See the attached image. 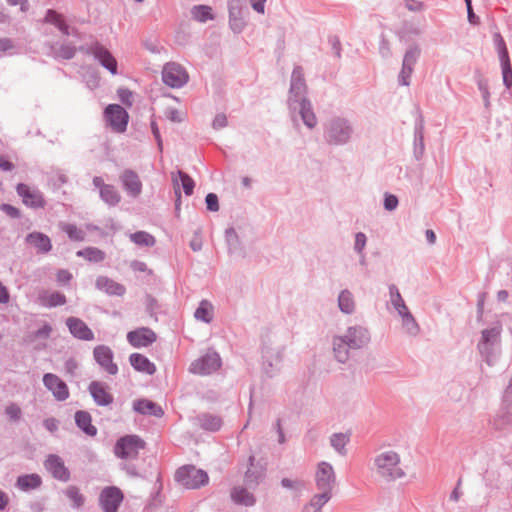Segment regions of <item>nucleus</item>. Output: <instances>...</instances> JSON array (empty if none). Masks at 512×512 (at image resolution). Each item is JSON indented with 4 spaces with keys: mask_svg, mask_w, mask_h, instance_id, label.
I'll return each mask as SVG.
<instances>
[{
    "mask_svg": "<svg viewBox=\"0 0 512 512\" xmlns=\"http://www.w3.org/2000/svg\"><path fill=\"white\" fill-rule=\"evenodd\" d=\"M287 107L294 125H298V118H300L303 124L310 130L317 126L318 119L307 96V85L301 66L293 68L287 97Z\"/></svg>",
    "mask_w": 512,
    "mask_h": 512,
    "instance_id": "nucleus-1",
    "label": "nucleus"
},
{
    "mask_svg": "<svg viewBox=\"0 0 512 512\" xmlns=\"http://www.w3.org/2000/svg\"><path fill=\"white\" fill-rule=\"evenodd\" d=\"M371 341V334L362 325L349 326L343 335L332 338V349L337 362L345 364L350 358V350H360Z\"/></svg>",
    "mask_w": 512,
    "mask_h": 512,
    "instance_id": "nucleus-2",
    "label": "nucleus"
},
{
    "mask_svg": "<svg viewBox=\"0 0 512 512\" xmlns=\"http://www.w3.org/2000/svg\"><path fill=\"white\" fill-rule=\"evenodd\" d=\"M503 325L501 321L496 320L491 326L481 331L480 338L477 343V350L488 366H493L500 354L501 350V334Z\"/></svg>",
    "mask_w": 512,
    "mask_h": 512,
    "instance_id": "nucleus-3",
    "label": "nucleus"
},
{
    "mask_svg": "<svg viewBox=\"0 0 512 512\" xmlns=\"http://www.w3.org/2000/svg\"><path fill=\"white\" fill-rule=\"evenodd\" d=\"M355 133L352 122L343 116H332L323 124V137L330 146H345Z\"/></svg>",
    "mask_w": 512,
    "mask_h": 512,
    "instance_id": "nucleus-4",
    "label": "nucleus"
},
{
    "mask_svg": "<svg viewBox=\"0 0 512 512\" xmlns=\"http://www.w3.org/2000/svg\"><path fill=\"white\" fill-rule=\"evenodd\" d=\"M373 467L377 475L386 482H392L405 476L401 467L400 455L393 450L380 452L373 458Z\"/></svg>",
    "mask_w": 512,
    "mask_h": 512,
    "instance_id": "nucleus-5",
    "label": "nucleus"
},
{
    "mask_svg": "<svg viewBox=\"0 0 512 512\" xmlns=\"http://www.w3.org/2000/svg\"><path fill=\"white\" fill-rule=\"evenodd\" d=\"M284 347H273L264 343L262 347V371L264 374L272 378L279 374L282 368Z\"/></svg>",
    "mask_w": 512,
    "mask_h": 512,
    "instance_id": "nucleus-6",
    "label": "nucleus"
},
{
    "mask_svg": "<svg viewBox=\"0 0 512 512\" xmlns=\"http://www.w3.org/2000/svg\"><path fill=\"white\" fill-rule=\"evenodd\" d=\"M175 480L188 489H196L208 483V474L193 465L182 466L175 473Z\"/></svg>",
    "mask_w": 512,
    "mask_h": 512,
    "instance_id": "nucleus-7",
    "label": "nucleus"
},
{
    "mask_svg": "<svg viewBox=\"0 0 512 512\" xmlns=\"http://www.w3.org/2000/svg\"><path fill=\"white\" fill-rule=\"evenodd\" d=\"M144 447L145 442L139 436L126 435L117 440L114 453L121 459H135Z\"/></svg>",
    "mask_w": 512,
    "mask_h": 512,
    "instance_id": "nucleus-8",
    "label": "nucleus"
},
{
    "mask_svg": "<svg viewBox=\"0 0 512 512\" xmlns=\"http://www.w3.org/2000/svg\"><path fill=\"white\" fill-rule=\"evenodd\" d=\"M221 365L220 355L214 350H208L190 364L189 371L193 374L205 376L216 372Z\"/></svg>",
    "mask_w": 512,
    "mask_h": 512,
    "instance_id": "nucleus-9",
    "label": "nucleus"
},
{
    "mask_svg": "<svg viewBox=\"0 0 512 512\" xmlns=\"http://www.w3.org/2000/svg\"><path fill=\"white\" fill-rule=\"evenodd\" d=\"M335 483L336 475L333 466L325 461L320 462L315 473V484L319 493H326L332 497Z\"/></svg>",
    "mask_w": 512,
    "mask_h": 512,
    "instance_id": "nucleus-10",
    "label": "nucleus"
},
{
    "mask_svg": "<svg viewBox=\"0 0 512 512\" xmlns=\"http://www.w3.org/2000/svg\"><path fill=\"white\" fill-rule=\"evenodd\" d=\"M163 82L171 88H181L189 80L187 71L178 63H167L162 70Z\"/></svg>",
    "mask_w": 512,
    "mask_h": 512,
    "instance_id": "nucleus-11",
    "label": "nucleus"
},
{
    "mask_svg": "<svg viewBox=\"0 0 512 512\" xmlns=\"http://www.w3.org/2000/svg\"><path fill=\"white\" fill-rule=\"evenodd\" d=\"M16 192L21 197L23 204L29 208L42 209L46 206L44 195L37 188H32L27 184L19 183L16 186Z\"/></svg>",
    "mask_w": 512,
    "mask_h": 512,
    "instance_id": "nucleus-12",
    "label": "nucleus"
},
{
    "mask_svg": "<svg viewBox=\"0 0 512 512\" xmlns=\"http://www.w3.org/2000/svg\"><path fill=\"white\" fill-rule=\"evenodd\" d=\"M124 499L122 491L115 486L104 488L99 496V502L104 512H117Z\"/></svg>",
    "mask_w": 512,
    "mask_h": 512,
    "instance_id": "nucleus-13",
    "label": "nucleus"
},
{
    "mask_svg": "<svg viewBox=\"0 0 512 512\" xmlns=\"http://www.w3.org/2000/svg\"><path fill=\"white\" fill-rule=\"evenodd\" d=\"M105 117L109 125L119 133L126 130L128 124L127 111L118 104H111L105 109Z\"/></svg>",
    "mask_w": 512,
    "mask_h": 512,
    "instance_id": "nucleus-14",
    "label": "nucleus"
},
{
    "mask_svg": "<svg viewBox=\"0 0 512 512\" xmlns=\"http://www.w3.org/2000/svg\"><path fill=\"white\" fill-rule=\"evenodd\" d=\"M43 464L45 469L54 479L61 482H68L70 480V471L65 466L63 459L59 455L49 454Z\"/></svg>",
    "mask_w": 512,
    "mask_h": 512,
    "instance_id": "nucleus-15",
    "label": "nucleus"
},
{
    "mask_svg": "<svg viewBox=\"0 0 512 512\" xmlns=\"http://www.w3.org/2000/svg\"><path fill=\"white\" fill-rule=\"evenodd\" d=\"M93 357L96 363L109 375L118 373V366L113 362V351L106 345H98L93 349Z\"/></svg>",
    "mask_w": 512,
    "mask_h": 512,
    "instance_id": "nucleus-16",
    "label": "nucleus"
},
{
    "mask_svg": "<svg viewBox=\"0 0 512 512\" xmlns=\"http://www.w3.org/2000/svg\"><path fill=\"white\" fill-rule=\"evenodd\" d=\"M43 384L57 401H65L69 398L70 393L67 384L56 374H44Z\"/></svg>",
    "mask_w": 512,
    "mask_h": 512,
    "instance_id": "nucleus-17",
    "label": "nucleus"
},
{
    "mask_svg": "<svg viewBox=\"0 0 512 512\" xmlns=\"http://www.w3.org/2000/svg\"><path fill=\"white\" fill-rule=\"evenodd\" d=\"M109 387L105 382L92 381L88 386V391L97 406L106 407L113 403L114 397L108 391Z\"/></svg>",
    "mask_w": 512,
    "mask_h": 512,
    "instance_id": "nucleus-18",
    "label": "nucleus"
},
{
    "mask_svg": "<svg viewBox=\"0 0 512 512\" xmlns=\"http://www.w3.org/2000/svg\"><path fill=\"white\" fill-rule=\"evenodd\" d=\"M156 339V333L148 327H141L127 334V340L134 348L148 347L153 344Z\"/></svg>",
    "mask_w": 512,
    "mask_h": 512,
    "instance_id": "nucleus-19",
    "label": "nucleus"
},
{
    "mask_svg": "<svg viewBox=\"0 0 512 512\" xmlns=\"http://www.w3.org/2000/svg\"><path fill=\"white\" fill-rule=\"evenodd\" d=\"M123 189L132 197L137 198L142 192V182L132 169H125L119 177Z\"/></svg>",
    "mask_w": 512,
    "mask_h": 512,
    "instance_id": "nucleus-20",
    "label": "nucleus"
},
{
    "mask_svg": "<svg viewBox=\"0 0 512 512\" xmlns=\"http://www.w3.org/2000/svg\"><path fill=\"white\" fill-rule=\"evenodd\" d=\"M248 468L244 474V482L250 489H255L265 476V468L255 463L254 455H250L248 458Z\"/></svg>",
    "mask_w": 512,
    "mask_h": 512,
    "instance_id": "nucleus-21",
    "label": "nucleus"
},
{
    "mask_svg": "<svg viewBox=\"0 0 512 512\" xmlns=\"http://www.w3.org/2000/svg\"><path fill=\"white\" fill-rule=\"evenodd\" d=\"M66 326L73 337L83 341L94 340L93 331L80 318L73 316L68 317L66 319Z\"/></svg>",
    "mask_w": 512,
    "mask_h": 512,
    "instance_id": "nucleus-22",
    "label": "nucleus"
},
{
    "mask_svg": "<svg viewBox=\"0 0 512 512\" xmlns=\"http://www.w3.org/2000/svg\"><path fill=\"white\" fill-rule=\"evenodd\" d=\"M25 242L35 248L38 254H47L52 250L51 239L42 232L33 231L27 234Z\"/></svg>",
    "mask_w": 512,
    "mask_h": 512,
    "instance_id": "nucleus-23",
    "label": "nucleus"
},
{
    "mask_svg": "<svg viewBox=\"0 0 512 512\" xmlns=\"http://www.w3.org/2000/svg\"><path fill=\"white\" fill-rule=\"evenodd\" d=\"M489 426L495 431H505L512 426V409L501 403L499 411L489 420Z\"/></svg>",
    "mask_w": 512,
    "mask_h": 512,
    "instance_id": "nucleus-24",
    "label": "nucleus"
},
{
    "mask_svg": "<svg viewBox=\"0 0 512 512\" xmlns=\"http://www.w3.org/2000/svg\"><path fill=\"white\" fill-rule=\"evenodd\" d=\"M247 10H243L238 5L229 3V26L234 33H241L246 26Z\"/></svg>",
    "mask_w": 512,
    "mask_h": 512,
    "instance_id": "nucleus-25",
    "label": "nucleus"
},
{
    "mask_svg": "<svg viewBox=\"0 0 512 512\" xmlns=\"http://www.w3.org/2000/svg\"><path fill=\"white\" fill-rule=\"evenodd\" d=\"M424 152V120L420 115L414 126L413 156L417 161H419L422 159Z\"/></svg>",
    "mask_w": 512,
    "mask_h": 512,
    "instance_id": "nucleus-26",
    "label": "nucleus"
},
{
    "mask_svg": "<svg viewBox=\"0 0 512 512\" xmlns=\"http://www.w3.org/2000/svg\"><path fill=\"white\" fill-rule=\"evenodd\" d=\"M195 421L201 429L208 432H217L223 425L222 418L211 413H200L196 416Z\"/></svg>",
    "mask_w": 512,
    "mask_h": 512,
    "instance_id": "nucleus-27",
    "label": "nucleus"
},
{
    "mask_svg": "<svg viewBox=\"0 0 512 512\" xmlns=\"http://www.w3.org/2000/svg\"><path fill=\"white\" fill-rule=\"evenodd\" d=\"M230 498L236 505L252 507L256 504V497L243 486H234L230 491Z\"/></svg>",
    "mask_w": 512,
    "mask_h": 512,
    "instance_id": "nucleus-28",
    "label": "nucleus"
},
{
    "mask_svg": "<svg viewBox=\"0 0 512 512\" xmlns=\"http://www.w3.org/2000/svg\"><path fill=\"white\" fill-rule=\"evenodd\" d=\"M44 23L51 24L57 28L64 36H70V26L63 14L54 9H48L45 13Z\"/></svg>",
    "mask_w": 512,
    "mask_h": 512,
    "instance_id": "nucleus-29",
    "label": "nucleus"
},
{
    "mask_svg": "<svg viewBox=\"0 0 512 512\" xmlns=\"http://www.w3.org/2000/svg\"><path fill=\"white\" fill-rule=\"evenodd\" d=\"M95 285L97 289L104 291L108 295L123 296L126 292L122 284L106 276H99L96 279Z\"/></svg>",
    "mask_w": 512,
    "mask_h": 512,
    "instance_id": "nucleus-30",
    "label": "nucleus"
},
{
    "mask_svg": "<svg viewBox=\"0 0 512 512\" xmlns=\"http://www.w3.org/2000/svg\"><path fill=\"white\" fill-rule=\"evenodd\" d=\"M94 58L110 73L117 74V61L114 56L102 44L95 47Z\"/></svg>",
    "mask_w": 512,
    "mask_h": 512,
    "instance_id": "nucleus-31",
    "label": "nucleus"
},
{
    "mask_svg": "<svg viewBox=\"0 0 512 512\" xmlns=\"http://www.w3.org/2000/svg\"><path fill=\"white\" fill-rule=\"evenodd\" d=\"M131 366L138 372L153 375L156 372V366L146 356L140 353H132L129 356Z\"/></svg>",
    "mask_w": 512,
    "mask_h": 512,
    "instance_id": "nucleus-32",
    "label": "nucleus"
},
{
    "mask_svg": "<svg viewBox=\"0 0 512 512\" xmlns=\"http://www.w3.org/2000/svg\"><path fill=\"white\" fill-rule=\"evenodd\" d=\"M133 409L135 412L142 415H152L155 417H162L164 415L163 409L148 399H139L134 402Z\"/></svg>",
    "mask_w": 512,
    "mask_h": 512,
    "instance_id": "nucleus-33",
    "label": "nucleus"
},
{
    "mask_svg": "<svg viewBox=\"0 0 512 512\" xmlns=\"http://www.w3.org/2000/svg\"><path fill=\"white\" fill-rule=\"evenodd\" d=\"M338 308L346 315H351L356 311V302L353 293L348 289L340 291L338 298Z\"/></svg>",
    "mask_w": 512,
    "mask_h": 512,
    "instance_id": "nucleus-34",
    "label": "nucleus"
},
{
    "mask_svg": "<svg viewBox=\"0 0 512 512\" xmlns=\"http://www.w3.org/2000/svg\"><path fill=\"white\" fill-rule=\"evenodd\" d=\"M75 423L77 427L88 436H95L97 428L92 424V418L89 412L79 410L75 413Z\"/></svg>",
    "mask_w": 512,
    "mask_h": 512,
    "instance_id": "nucleus-35",
    "label": "nucleus"
},
{
    "mask_svg": "<svg viewBox=\"0 0 512 512\" xmlns=\"http://www.w3.org/2000/svg\"><path fill=\"white\" fill-rule=\"evenodd\" d=\"M332 497L326 493L314 494L309 502L301 509V512H322V508L330 501Z\"/></svg>",
    "mask_w": 512,
    "mask_h": 512,
    "instance_id": "nucleus-36",
    "label": "nucleus"
},
{
    "mask_svg": "<svg viewBox=\"0 0 512 512\" xmlns=\"http://www.w3.org/2000/svg\"><path fill=\"white\" fill-rule=\"evenodd\" d=\"M77 47L72 43H62L51 46V54L55 59L70 60L75 57Z\"/></svg>",
    "mask_w": 512,
    "mask_h": 512,
    "instance_id": "nucleus-37",
    "label": "nucleus"
},
{
    "mask_svg": "<svg viewBox=\"0 0 512 512\" xmlns=\"http://www.w3.org/2000/svg\"><path fill=\"white\" fill-rule=\"evenodd\" d=\"M42 479L38 474H26L17 478L16 486L22 491H30L41 486Z\"/></svg>",
    "mask_w": 512,
    "mask_h": 512,
    "instance_id": "nucleus-38",
    "label": "nucleus"
},
{
    "mask_svg": "<svg viewBox=\"0 0 512 512\" xmlns=\"http://www.w3.org/2000/svg\"><path fill=\"white\" fill-rule=\"evenodd\" d=\"M194 317L196 320L211 323L213 320V305L210 301L203 299L200 301L198 308L194 312Z\"/></svg>",
    "mask_w": 512,
    "mask_h": 512,
    "instance_id": "nucleus-39",
    "label": "nucleus"
},
{
    "mask_svg": "<svg viewBox=\"0 0 512 512\" xmlns=\"http://www.w3.org/2000/svg\"><path fill=\"white\" fill-rule=\"evenodd\" d=\"M350 441V434L348 433H333L330 436V445L340 455L345 456L347 454L346 445Z\"/></svg>",
    "mask_w": 512,
    "mask_h": 512,
    "instance_id": "nucleus-40",
    "label": "nucleus"
},
{
    "mask_svg": "<svg viewBox=\"0 0 512 512\" xmlns=\"http://www.w3.org/2000/svg\"><path fill=\"white\" fill-rule=\"evenodd\" d=\"M225 241L229 254H237L242 251L240 238L233 227H229L225 230Z\"/></svg>",
    "mask_w": 512,
    "mask_h": 512,
    "instance_id": "nucleus-41",
    "label": "nucleus"
},
{
    "mask_svg": "<svg viewBox=\"0 0 512 512\" xmlns=\"http://www.w3.org/2000/svg\"><path fill=\"white\" fill-rule=\"evenodd\" d=\"M100 198L108 206L114 207L121 201V195L115 186L108 184L100 191Z\"/></svg>",
    "mask_w": 512,
    "mask_h": 512,
    "instance_id": "nucleus-42",
    "label": "nucleus"
},
{
    "mask_svg": "<svg viewBox=\"0 0 512 512\" xmlns=\"http://www.w3.org/2000/svg\"><path fill=\"white\" fill-rule=\"evenodd\" d=\"M191 16L200 23H206L214 19L212 8L207 5H195L191 8Z\"/></svg>",
    "mask_w": 512,
    "mask_h": 512,
    "instance_id": "nucleus-43",
    "label": "nucleus"
},
{
    "mask_svg": "<svg viewBox=\"0 0 512 512\" xmlns=\"http://www.w3.org/2000/svg\"><path fill=\"white\" fill-rule=\"evenodd\" d=\"M76 255L93 263H99L105 259V252L97 247H87L79 250L76 252Z\"/></svg>",
    "mask_w": 512,
    "mask_h": 512,
    "instance_id": "nucleus-44",
    "label": "nucleus"
},
{
    "mask_svg": "<svg viewBox=\"0 0 512 512\" xmlns=\"http://www.w3.org/2000/svg\"><path fill=\"white\" fill-rule=\"evenodd\" d=\"M64 495L71 501L74 509L81 508L85 503V497L75 485H70L64 490Z\"/></svg>",
    "mask_w": 512,
    "mask_h": 512,
    "instance_id": "nucleus-45",
    "label": "nucleus"
},
{
    "mask_svg": "<svg viewBox=\"0 0 512 512\" xmlns=\"http://www.w3.org/2000/svg\"><path fill=\"white\" fill-rule=\"evenodd\" d=\"M389 294H390L391 304L393 305L395 310L398 312L399 316L401 315V313H405V312L409 311L398 288L394 284H391L389 286Z\"/></svg>",
    "mask_w": 512,
    "mask_h": 512,
    "instance_id": "nucleus-46",
    "label": "nucleus"
},
{
    "mask_svg": "<svg viewBox=\"0 0 512 512\" xmlns=\"http://www.w3.org/2000/svg\"><path fill=\"white\" fill-rule=\"evenodd\" d=\"M400 317L402 318V325L406 333L410 336H417L419 334L420 327L410 311L401 313Z\"/></svg>",
    "mask_w": 512,
    "mask_h": 512,
    "instance_id": "nucleus-47",
    "label": "nucleus"
},
{
    "mask_svg": "<svg viewBox=\"0 0 512 512\" xmlns=\"http://www.w3.org/2000/svg\"><path fill=\"white\" fill-rule=\"evenodd\" d=\"M173 176L177 177L180 188L182 187L186 196L193 194L195 182L187 173L178 170L176 173H172Z\"/></svg>",
    "mask_w": 512,
    "mask_h": 512,
    "instance_id": "nucleus-48",
    "label": "nucleus"
},
{
    "mask_svg": "<svg viewBox=\"0 0 512 512\" xmlns=\"http://www.w3.org/2000/svg\"><path fill=\"white\" fill-rule=\"evenodd\" d=\"M130 240L138 246L152 247L155 245V238L146 231H137L130 234Z\"/></svg>",
    "mask_w": 512,
    "mask_h": 512,
    "instance_id": "nucleus-49",
    "label": "nucleus"
},
{
    "mask_svg": "<svg viewBox=\"0 0 512 512\" xmlns=\"http://www.w3.org/2000/svg\"><path fill=\"white\" fill-rule=\"evenodd\" d=\"M60 228L63 232L67 234L70 240L72 241H84L85 240V232L78 228L74 224L70 223H60Z\"/></svg>",
    "mask_w": 512,
    "mask_h": 512,
    "instance_id": "nucleus-50",
    "label": "nucleus"
},
{
    "mask_svg": "<svg viewBox=\"0 0 512 512\" xmlns=\"http://www.w3.org/2000/svg\"><path fill=\"white\" fill-rule=\"evenodd\" d=\"M421 55V49L418 45H411L405 52L402 64L414 68Z\"/></svg>",
    "mask_w": 512,
    "mask_h": 512,
    "instance_id": "nucleus-51",
    "label": "nucleus"
},
{
    "mask_svg": "<svg viewBox=\"0 0 512 512\" xmlns=\"http://www.w3.org/2000/svg\"><path fill=\"white\" fill-rule=\"evenodd\" d=\"M493 43L497 50L499 60L509 58L508 49L504 38L499 32L493 34Z\"/></svg>",
    "mask_w": 512,
    "mask_h": 512,
    "instance_id": "nucleus-52",
    "label": "nucleus"
},
{
    "mask_svg": "<svg viewBox=\"0 0 512 512\" xmlns=\"http://www.w3.org/2000/svg\"><path fill=\"white\" fill-rule=\"evenodd\" d=\"M503 76V84L507 89L512 87V66L510 59L506 58L500 60Z\"/></svg>",
    "mask_w": 512,
    "mask_h": 512,
    "instance_id": "nucleus-53",
    "label": "nucleus"
},
{
    "mask_svg": "<svg viewBox=\"0 0 512 512\" xmlns=\"http://www.w3.org/2000/svg\"><path fill=\"white\" fill-rule=\"evenodd\" d=\"M66 302L67 300L64 294L60 292H52L46 297L44 305L49 308H52L64 305Z\"/></svg>",
    "mask_w": 512,
    "mask_h": 512,
    "instance_id": "nucleus-54",
    "label": "nucleus"
},
{
    "mask_svg": "<svg viewBox=\"0 0 512 512\" xmlns=\"http://www.w3.org/2000/svg\"><path fill=\"white\" fill-rule=\"evenodd\" d=\"M367 237L363 232L355 234L354 251L362 258H365L364 249L366 247Z\"/></svg>",
    "mask_w": 512,
    "mask_h": 512,
    "instance_id": "nucleus-55",
    "label": "nucleus"
},
{
    "mask_svg": "<svg viewBox=\"0 0 512 512\" xmlns=\"http://www.w3.org/2000/svg\"><path fill=\"white\" fill-rule=\"evenodd\" d=\"M414 68L409 66H404L402 64L401 70L398 75V83L402 86H409L410 85V79L413 74Z\"/></svg>",
    "mask_w": 512,
    "mask_h": 512,
    "instance_id": "nucleus-56",
    "label": "nucleus"
},
{
    "mask_svg": "<svg viewBox=\"0 0 512 512\" xmlns=\"http://www.w3.org/2000/svg\"><path fill=\"white\" fill-rule=\"evenodd\" d=\"M281 485L282 487L286 488V489H290V490H294V491H300L304 488V482L301 481V480H292V479H289V478H283L281 480Z\"/></svg>",
    "mask_w": 512,
    "mask_h": 512,
    "instance_id": "nucleus-57",
    "label": "nucleus"
},
{
    "mask_svg": "<svg viewBox=\"0 0 512 512\" xmlns=\"http://www.w3.org/2000/svg\"><path fill=\"white\" fill-rule=\"evenodd\" d=\"M5 414L10 420L18 421L21 418L22 411L17 404L11 403L5 408Z\"/></svg>",
    "mask_w": 512,
    "mask_h": 512,
    "instance_id": "nucleus-58",
    "label": "nucleus"
},
{
    "mask_svg": "<svg viewBox=\"0 0 512 512\" xmlns=\"http://www.w3.org/2000/svg\"><path fill=\"white\" fill-rule=\"evenodd\" d=\"M205 202L209 211L217 212L219 210L218 196L215 193H208L206 195Z\"/></svg>",
    "mask_w": 512,
    "mask_h": 512,
    "instance_id": "nucleus-59",
    "label": "nucleus"
},
{
    "mask_svg": "<svg viewBox=\"0 0 512 512\" xmlns=\"http://www.w3.org/2000/svg\"><path fill=\"white\" fill-rule=\"evenodd\" d=\"M398 198L393 195V194H389V193H386L385 196H384V208L387 210V211H393L397 208L398 206Z\"/></svg>",
    "mask_w": 512,
    "mask_h": 512,
    "instance_id": "nucleus-60",
    "label": "nucleus"
},
{
    "mask_svg": "<svg viewBox=\"0 0 512 512\" xmlns=\"http://www.w3.org/2000/svg\"><path fill=\"white\" fill-rule=\"evenodd\" d=\"M379 53L382 56V58L387 59L391 56V48L389 41L382 36L380 43H379Z\"/></svg>",
    "mask_w": 512,
    "mask_h": 512,
    "instance_id": "nucleus-61",
    "label": "nucleus"
},
{
    "mask_svg": "<svg viewBox=\"0 0 512 512\" xmlns=\"http://www.w3.org/2000/svg\"><path fill=\"white\" fill-rule=\"evenodd\" d=\"M0 209L11 218L18 219L21 217L20 210L10 204H2Z\"/></svg>",
    "mask_w": 512,
    "mask_h": 512,
    "instance_id": "nucleus-62",
    "label": "nucleus"
},
{
    "mask_svg": "<svg viewBox=\"0 0 512 512\" xmlns=\"http://www.w3.org/2000/svg\"><path fill=\"white\" fill-rule=\"evenodd\" d=\"M56 279L59 284H68L72 279V274L66 269H60L57 271Z\"/></svg>",
    "mask_w": 512,
    "mask_h": 512,
    "instance_id": "nucleus-63",
    "label": "nucleus"
},
{
    "mask_svg": "<svg viewBox=\"0 0 512 512\" xmlns=\"http://www.w3.org/2000/svg\"><path fill=\"white\" fill-rule=\"evenodd\" d=\"M228 124L227 117L223 113L217 114L212 122V127L216 130L226 127Z\"/></svg>",
    "mask_w": 512,
    "mask_h": 512,
    "instance_id": "nucleus-64",
    "label": "nucleus"
}]
</instances>
